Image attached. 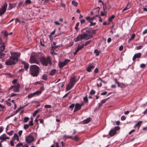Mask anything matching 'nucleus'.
<instances>
[{"label": "nucleus", "instance_id": "obj_11", "mask_svg": "<svg viewBox=\"0 0 147 147\" xmlns=\"http://www.w3.org/2000/svg\"><path fill=\"white\" fill-rule=\"evenodd\" d=\"M19 87L20 84H18L16 85L11 86L10 87V89H12L13 91L15 92H18L19 91Z\"/></svg>", "mask_w": 147, "mask_h": 147}, {"label": "nucleus", "instance_id": "obj_28", "mask_svg": "<svg viewBox=\"0 0 147 147\" xmlns=\"http://www.w3.org/2000/svg\"><path fill=\"white\" fill-rule=\"evenodd\" d=\"M115 17V16L114 15H112L111 17H109L108 20L109 22L110 23L112 21V20Z\"/></svg>", "mask_w": 147, "mask_h": 147}, {"label": "nucleus", "instance_id": "obj_39", "mask_svg": "<svg viewBox=\"0 0 147 147\" xmlns=\"http://www.w3.org/2000/svg\"><path fill=\"white\" fill-rule=\"evenodd\" d=\"M13 130H11L9 132H7V134L9 136H11L13 133Z\"/></svg>", "mask_w": 147, "mask_h": 147}, {"label": "nucleus", "instance_id": "obj_59", "mask_svg": "<svg viewBox=\"0 0 147 147\" xmlns=\"http://www.w3.org/2000/svg\"><path fill=\"white\" fill-rule=\"evenodd\" d=\"M73 139H74L75 140H76V141H78L79 140V138L77 136H75L74 139L73 138Z\"/></svg>", "mask_w": 147, "mask_h": 147}, {"label": "nucleus", "instance_id": "obj_33", "mask_svg": "<svg viewBox=\"0 0 147 147\" xmlns=\"http://www.w3.org/2000/svg\"><path fill=\"white\" fill-rule=\"evenodd\" d=\"M4 49H5V46H4V45H1L0 46V50L1 51H3L4 50Z\"/></svg>", "mask_w": 147, "mask_h": 147}, {"label": "nucleus", "instance_id": "obj_23", "mask_svg": "<svg viewBox=\"0 0 147 147\" xmlns=\"http://www.w3.org/2000/svg\"><path fill=\"white\" fill-rule=\"evenodd\" d=\"M74 85L69 83L67 86L66 89L67 90H70L73 86Z\"/></svg>", "mask_w": 147, "mask_h": 147}, {"label": "nucleus", "instance_id": "obj_38", "mask_svg": "<svg viewBox=\"0 0 147 147\" xmlns=\"http://www.w3.org/2000/svg\"><path fill=\"white\" fill-rule=\"evenodd\" d=\"M79 22H78L76 23V24L75 26V28L76 30H78V26H79Z\"/></svg>", "mask_w": 147, "mask_h": 147}, {"label": "nucleus", "instance_id": "obj_63", "mask_svg": "<svg viewBox=\"0 0 147 147\" xmlns=\"http://www.w3.org/2000/svg\"><path fill=\"white\" fill-rule=\"evenodd\" d=\"M101 15L102 16H104L106 15V13H104L103 12H101Z\"/></svg>", "mask_w": 147, "mask_h": 147}, {"label": "nucleus", "instance_id": "obj_45", "mask_svg": "<svg viewBox=\"0 0 147 147\" xmlns=\"http://www.w3.org/2000/svg\"><path fill=\"white\" fill-rule=\"evenodd\" d=\"M109 98H107L103 99L101 100V102L103 104L105 103L107 100Z\"/></svg>", "mask_w": 147, "mask_h": 147}, {"label": "nucleus", "instance_id": "obj_12", "mask_svg": "<svg viewBox=\"0 0 147 147\" xmlns=\"http://www.w3.org/2000/svg\"><path fill=\"white\" fill-rule=\"evenodd\" d=\"M95 66V64L92 63L90 64L87 68V71L88 72H90L92 71L91 69H94Z\"/></svg>", "mask_w": 147, "mask_h": 147}, {"label": "nucleus", "instance_id": "obj_51", "mask_svg": "<svg viewBox=\"0 0 147 147\" xmlns=\"http://www.w3.org/2000/svg\"><path fill=\"white\" fill-rule=\"evenodd\" d=\"M94 53H96V56H98L99 55V52L97 49L94 50Z\"/></svg>", "mask_w": 147, "mask_h": 147}, {"label": "nucleus", "instance_id": "obj_10", "mask_svg": "<svg viewBox=\"0 0 147 147\" xmlns=\"http://www.w3.org/2000/svg\"><path fill=\"white\" fill-rule=\"evenodd\" d=\"M119 128V127H115L114 129H111L109 132L110 136H113L116 133L117 131L118 130Z\"/></svg>", "mask_w": 147, "mask_h": 147}, {"label": "nucleus", "instance_id": "obj_31", "mask_svg": "<svg viewBox=\"0 0 147 147\" xmlns=\"http://www.w3.org/2000/svg\"><path fill=\"white\" fill-rule=\"evenodd\" d=\"M35 96L34 94V93H31L29 94L27 96V97L29 98H30L33 96Z\"/></svg>", "mask_w": 147, "mask_h": 147}, {"label": "nucleus", "instance_id": "obj_30", "mask_svg": "<svg viewBox=\"0 0 147 147\" xmlns=\"http://www.w3.org/2000/svg\"><path fill=\"white\" fill-rule=\"evenodd\" d=\"M35 95H38L41 93V91L37 90L34 92Z\"/></svg>", "mask_w": 147, "mask_h": 147}, {"label": "nucleus", "instance_id": "obj_19", "mask_svg": "<svg viewBox=\"0 0 147 147\" xmlns=\"http://www.w3.org/2000/svg\"><path fill=\"white\" fill-rule=\"evenodd\" d=\"M16 6V4H10L9 5V6L8 8V10H11L13 8L15 7Z\"/></svg>", "mask_w": 147, "mask_h": 147}, {"label": "nucleus", "instance_id": "obj_42", "mask_svg": "<svg viewBox=\"0 0 147 147\" xmlns=\"http://www.w3.org/2000/svg\"><path fill=\"white\" fill-rule=\"evenodd\" d=\"M31 2L30 0H26L25 3L26 5L30 4Z\"/></svg>", "mask_w": 147, "mask_h": 147}, {"label": "nucleus", "instance_id": "obj_17", "mask_svg": "<svg viewBox=\"0 0 147 147\" xmlns=\"http://www.w3.org/2000/svg\"><path fill=\"white\" fill-rule=\"evenodd\" d=\"M116 82L118 84V86L121 88H124L126 85L123 83H119L116 80Z\"/></svg>", "mask_w": 147, "mask_h": 147}, {"label": "nucleus", "instance_id": "obj_36", "mask_svg": "<svg viewBox=\"0 0 147 147\" xmlns=\"http://www.w3.org/2000/svg\"><path fill=\"white\" fill-rule=\"evenodd\" d=\"M44 107L46 109H49L51 108V106L49 105H46L44 106Z\"/></svg>", "mask_w": 147, "mask_h": 147}, {"label": "nucleus", "instance_id": "obj_22", "mask_svg": "<svg viewBox=\"0 0 147 147\" xmlns=\"http://www.w3.org/2000/svg\"><path fill=\"white\" fill-rule=\"evenodd\" d=\"M142 123V121H138L136 123V124L135 125V126H134V128L136 127H137L138 128H139L140 127L141 124Z\"/></svg>", "mask_w": 147, "mask_h": 147}, {"label": "nucleus", "instance_id": "obj_57", "mask_svg": "<svg viewBox=\"0 0 147 147\" xmlns=\"http://www.w3.org/2000/svg\"><path fill=\"white\" fill-rule=\"evenodd\" d=\"M63 137L64 138H69L70 139H73V138L71 136L65 135Z\"/></svg>", "mask_w": 147, "mask_h": 147}, {"label": "nucleus", "instance_id": "obj_9", "mask_svg": "<svg viewBox=\"0 0 147 147\" xmlns=\"http://www.w3.org/2000/svg\"><path fill=\"white\" fill-rule=\"evenodd\" d=\"M84 105L83 102L81 103L80 104L76 103L75 104V109L74 112H76L80 110L82 107Z\"/></svg>", "mask_w": 147, "mask_h": 147}, {"label": "nucleus", "instance_id": "obj_7", "mask_svg": "<svg viewBox=\"0 0 147 147\" xmlns=\"http://www.w3.org/2000/svg\"><path fill=\"white\" fill-rule=\"evenodd\" d=\"M70 60L69 59H65L63 62H60L59 63V65L60 68H62L63 67L66 65L67 63L70 61Z\"/></svg>", "mask_w": 147, "mask_h": 147}, {"label": "nucleus", "instance_id": "obj_41", "mask_svg": "<svg viewBox=\"0 0 147 147\" xmlns=\"http://www.w3.org/2000/svg\"><path fill=\"white\" fill-rule=\"evenodd\" d=\"M29 125L28 124H25L24 126V128L25 130H26L29 127Z\"/></svg>", "mask_w": 147, "mask_h": 147}, {"label": "nucleus", "instance_id": "obj_34", "mask_svg": "<svg viewBox=\"0 0 147 147\" xmlns=\"http://www.w3.org/2000/svg\"><path fill=\"white\" fill-rule=\"evenodd\" d=\"M54 49H53L52 48V49H51V51H50V53H51V54L52 55H55L57 54L56 53H55L54 52Z\"/></svg>", "mask_w": 147, "mask_h": 147}, {"label": "nucleus", "instance_id": "obj_44", "mask_svg": "<svg viewBox=\"0 0 147 147\" xmlns=\"http://www.w3.org/2000/svg\"><path fill=\"white\" fill-rule=\"evenodd\" d=\"M32 120L30 121L29 122V124H28L29 125V126H32L33 125V122L32 119Z\"/></svg>", "mask_w": 147, "mask_h": 147}, {"label": "nucleus", "instance_id": "obj_61", "mask_svg": "<svg viewBox=\"0 0 147 147\" xmlns=\"http://www.w3.org/2000/svg\"><path fill=\"white\" fill-rule=\"evenodd\" d=\"M10 143L11 146H13L14 145V141L13 140L10 141Z\"/></svg>", "mask_w": 147, "mask_h": 147}, {"label": "nucleus", "instance_id": "obj_62", "mask_svg": "<svg viewBox=\"0 0 147 147\" xmlns=\"http://www.w3.org/2000/svg\"><path fill=\"white\" fill-rule=\"evenodd\" d=\"M135 36V34H133L130 38L132 40H133Z\"/></svg>", "mask_w": 147, "mask_h": 147}, {"label": "nucleus", "instance_id": "obj_4", "mask_svg": "<svg viewBox=\"0 0 147 147\" xmlns=\"http://www.w3.org/2000/svg\"><path fill=\"white\" fill-rule=\"evenodd\" d=\"M16 62L10 56L9 59L5 61V63L7 65H11L16 64Z\"/></svg>", "mask_w": 147, "mask_h": 147}, {"label": "nucleus", "instance_id": "obj_26", "mask_svg": "<svg viewBox=\"0 0 147 147\" xmlns=\"http://www.w3.org/2000/svg\"><path fill=\"white\" fill-rule=\"evenodd\" d=\"M56 72V70L55 69H53L51 71L49 75L51 76H53L55 74Z\"/></svg>", "mask_w": 147, "mask_h": 147}, {"label": "nucleus", "instance_id": "obj_5", "mask_svg": "<svg viewBox=\"0 0 147 147\" xmlns=\"http://www.w3.org/2000/svg\"><path fill=\"white\" fill-rule=\"evenodd\" d=\"M11 56H10L16 62L18 60V58L20 56V54L18 52H13L11 53Z\"/></svg>", "mask_w": 147, "mask_h": 147}, {"label": "nucleus", "instance_id": "obj_16", "mask_svg": "<svg viewBox=\"0 0 147 147\" xmlns=\"http://www.w3.org/2000/svg\"><path fill=\"white\" fill-rule=\"evenodd\" d=\"M141 53H138L134 55L133 58V60L134 61L136 58H139L141 57Z\"/></svg>", "mask_w": 147, "mask_h": 147}, {"label": "nucleus", "instance_id": "obj_25", "mask_svg": "<svg viewBox=\"0 0 147 147\" xmlns=\"http://www.w3.org/2000/svg\"><path fill=\"white\" fill-rule=\"evenodd\" d=\"M95 18V17H93L92 18H91L90 17H87L86 18V20L89 21L90 22V21H91L92 20H93Z\"/></svg>", "mask_w": 147, "mask_h": 147}, {"label": "nucleus", "instance_id": "obj_43", "mask_svg": "<svg viewBox=\"0 0 147 147\" xmlns=\"http://www.w3.org/2000/svg\"><path fill=\"white\" fill-rule=\"evenodd\" d=\"M89 22L90 23V24L89 25V26H94L96 24V22H92L91 21H90Z\"/></svg>", "mask_w": 147, "mask_h": 147}, {"label": "nucleus", "instance_id": "obj_3", "mask_svg": "<svg viewBox=\"0 0 147 147\" xmlns=\"http://www.w3.org/2000/svg\"><path fill=\"white\" fill-rule=\"evenodd\" d=\"M40 61L42 64L45 66H47L49 63L50 65L52 64L51 59L50 57L49 56L45 57H42L40 59Z\"/></svg>", "mask_w": 147, "mask_h": 147}, {"label": "nucleus", "instance_id": "obj_21", "mask_svg": "<svg viewBox=\"0 0 147 147\" xmlns=\"http://www.w3.org/2000/svg\"><path fill=\"white\" fill-rule=\"evenodd\" d=\"M22 63L24 65V68L27 70L28 67H29V64L27 63L25 61H22Z\"/></svg>", "mask_w": 147, "mask_h": 147}, {"label": "nucleus", "instance_id": "obj_20", "mask_svg": "<svg viewBox=\"0 0 147 147\" xmlns=\"http://www.w3.org/2000/svg\"><path fill=\"white\" fill-rule=\"evenodd\" d=\"M42 111V109L41 108H38L36 109L34 111L33 113V116L34 117L39 112L41 111Z\"/></svg>", "mask_w": 147, "mask_h": 147}, {"label": "nucleus", "instance_id": "obj_48", "mask_svg": "<svg viewBox=\"0 0 147 147\" xmlns=\"http://www.w3.org/2000/svg\"><path fill=\"white\" fill-rule=\"evenodd\" d=\"M84 44H82L80 46V45L78 46V48H79L80 50L82 49L84 47Z\"/></svg>", "mask_w": 147, "mask_h": 147}, {"label": "nucleus", "instance_id": "obj_35", "mask_svg": "<svg viewBox=\"0 0 147 147\" xmlns=\"http://www.w3.org/2000/svg\"><path fill=\"white\" fill-rule=\"evenodd\" d=\"M29 118L27 117H24L23 122L24 123H26L29 120Z\"/></svg>", "mask_w": 147, "mask_h": 147}, {"label": "nucleus", "instance_id": "obj_58", "mask_svg": "<svg viewBox=\"0 0 147 147\" xmlns=\"http://www.w3.org/2000/svg\"><path fill=\"white\" fill-rule=\"evenodd\" d=\"M121 120L122 121H123L125 120L126 118L124 115L122 116L121 117Z\"/></svg>", "mask_w": 147, "mask_h": 147}, {"label": "nucleus", "instance_id": "obj_15", "mask_svg": "<svg viewBox=\"0 0 147 147\" xmlns=\"http://www.w3.org/2000/svg\"><path fill=\"white\" fill-rule=\"evenodd\" d=\"M77 81V80H76L75 77V76L71 77L70 78L69 83L74 85L75 83Z\"/></svg>", "mask_w": 147, "mask_h": 147}, {"label": "nucleus", "instance_id": "obj_1", "mask_svg": "<svg viewBox=\"0 0 147 147\" xmlns=\"http://www.w3.org/2000/svg\"><path fill=\"white\" fill-rule=\"evenodd\" d=\"M87 33L83 34H79L75 40V41L77 42L80 41L82 39H88L91 38L92 36L91 35L89 34L88 33L90 32L89 31L86 30Z\"/></svg>", "mask_w": 147, "mask_h": 147}, {"label": "nucleus", "instance_id": "obj_46", "mask_svg": "<svg viewBox=\"0 0 147 147\" xmlns=\"http://www.w3.org/2000/svg\"><path fill=\"white\" fill-rule=\"evenodd\" d=\"M21 146H23V143H21V142H20V143H18L16 145V146L17 147H19Z\"/></svg>", "mask_w": 147, "mask_h": 147}, {"label": "nucleus", "instance_id": "obj_8", "mask_svg": "<svg viewBox=\"0 0 147 147\" xmlns=\"http://www.w3.org/2000/svg\"><path fill=\"white\" fill-rule=\"evenodd\" d=\"M34 140V137L30 135L26 136V141L28 143L32 142Z\"/></svg>", "mask_w": 147, "mask_h": 147}, {"label": "nucleus", "instance_id": "obj_52", "mask_svg": "<svg viewBox=\"0 0 147 147\" xmlns=\"http://www.w3.org/2000/svg\"><path fill=\"white\" fill-rule=\"evenodd\" d=\"M3 33L4 36H7L8 35H9V34H8V33L6 31H4Z\"/></svg>", "mask_w": 147, "mask_h": 147}, {"label": "nucleus", "instance_id": "obj_2", "mask_svg": "<svg viewBox=\"0 0 147 147\" xmlns=\"http://www.w3.org/2000/svg\"><path fill=\"white\" fill-rule=\"evenodd\" d=\"M39 68L36 65H32L30 67V73L33 76H37L39 73Z\"/></svg>", "mask_w": 147, "mask_h": 147}, {"label": "nucleus", "instance_id": "obj_37", "mask_svg": "<svg viewBox=\"0 0 147 147\" xmlns=\"http://www.w3.org/2000/svg\"><path fill=\"white\" fill-rule=\"evenodd\" d=\"M83 100L84 102L85 103H86L88 102V99L86 96L83 98Z\"/></svg>", "mask_w": 147, "mask_h": 147}, {"label": "nucleus", "instance_id": "obj_47", "mask_svg": "<svg viewBox=\"0 0 147 147\" xmlns=\"http://www.w3.org/2000/svg\"><path fill=\"white\" fill-rule=\"evenodd\" d=\"M5 55V54L3 53L0 52V59L2 58Z\"/></svg>", "mask_w": 147, "mask_h": 147}, {"label": "nucleus", "instance_id": "obj_56", "mask_svg": "<svg viewBox=\"0 0 147 147\" xmlns=\"http://www.w3.org/2000/svg\"><path fill=\"white\" fill-rule=\"evenodd\" d=\"M85 20L84 19H82L80 20V23L81 24H83L85 23Z\"/></svg>", "mask_w": 147, "mask_h": 147}, {"label": "nucleus", "instance_id": "obj_24", "mask_svg": "<svg viewBox=\"0 0 147 147\" xmlns=\"http://www.w3.org/2000/svg\"><path fill=\"white\" fill-rule=\"evenodd\" d=\"M13 140H16L18 141H19V138L17 134H14Z\"/></svg>", "mask_w": 147, "mask_h": 147}, {"label": "nucleus", "instance_id": "obj_54", "mask_svg": "<svg viewBox=\"0 0 147 147\" xmlns=\"http://www.w3.org/2000/svg\"><path fill=\"white\" fill-rule=\"evenodd\" d=\"M142 46L139 45L138 46V47H136V49L137 50H140L142 49Z\"/></svg>", "mask_w": 147, "mask_h": 147}, {"label": "nucleus", "instance_id": "obj_13", "mask_svg": "<svg viewBox=\"0 0 147 147\" xmlns=\"http://www.w3.org/2000/svg\"><path fill=\"white\" fill-rule=\"evenodd\" d=\"M30 61L31 63H36L37 64L39 63V62L33 56L31 57L30 58Z\"/></svg>", "mask_w": 147, "mask_h": 147}, {"label": "nucleus", "instance_id": "obj_60", "mask_svg": "<svg viewBox=\"0 0 147 147\" xmlns=\"http://www.w3.org/2000/svg\"><path fill=\"white\" fill-rule=\"evenodd\" d=\"M22 133V130H20L19 131L18 134L20 136H21Z\"/></svg>", "mask_w": 147, "mask_h": 147}, {"label": "nucleus", "instance_id": "obj_53", "mask_svg": "<svg viewBox=\"0 0 147 147\" xmlns=\"http://www.w3.org/2000/svg\"><path fill=\"white\" fill-rule=\"evenodd\" d=\"M95 92L94 90H92L90 92V94L91 95L94 94H95Z\"/></svg>", "mask_w": 147, "mask_h": 147}, {"label": "nucleus", "instance_id": "obj_49", "mask_svg": "<svg viewBox=\"0 0 147 147\" xmlns=\"http://www.w3.org/2000/svg\"><path fill=\"white\" fill-rule=\"evenodd\" d=\"M59 47V46L58 45L53 46L52 45L51 46V48L55 50L57 48Z\"/></svg>", "mask_w": 147, "mask_h": 147}, {"label": "nucleus", "instance_id": "obj_6", "mask_svg": "<svg viewBox=\"0 0 147 147\" xmlns=\"http://www.w3.org/2000/svg\"><path fill=\"white\" fill-rule=\"evenodd\" d=\"M7 3L5 2L3 5L0 8V16L3 14L6 11L7 7Z\"/></svg>", "mask_w": 147, "mask_h": 147}, {"label": "nucleus", "instance_id": "obj_64", "mask_svg": "<svg viewBox=\"0 0 147 147\" xmlns=\"http://www.w3.org/2000/svg\"><path fill=\"white\" fill-rule=\"evenodd\" d=\"M4 128L2 126L0 127V133L3 130Z\"/></svg>", "mask_w": 147, "mask_h": 147}, {"label": "nucleus", "instance_id": "obj_40", "mask_svg": "<svg viewBox=\"0 0 147 147\" xmlns=\"http://www.w3.org/2000/svg\"><path fill=\"white\" fill-rule=\"evenodd\" d=\"M75 106V104H72L71 105L69 106V107L70 109H71V110H72L73 108Z\"/></svg>", "mask_w": 147, "mask_h": 147}, {"label": "nucleus", "instance_id": "obj_55", "mask_svg": "<svg viewBox=\"0 0 147 147\" xmlns=\"http://www.w3.org/2000/svg\"><path fill=\"white\" fill-rule=\"evenodd\" d=\"M91 40H88V41H87L86 43L84 45L85 46H86L88 45L89 44L90 42H91Z\"/></svg>", "mask_w": 147, "mask_h": 147}, {"label": "nucleus", "instance_id": "obj_50", "mask_svg": "<svg viewBox=\"0 0 147 147\" xmlns=\"http://www.w3.org/2000/svg\"><path fill=\"white\" fill-rule=\"evenodd\" d=\"M5 75L7 77L10 78L11 77L12 75L10 73H6Z\"/></svg>", "mask_w": 147, "mask_h": 147}, {"label": "nucleus", "instance_id": "obj_27", "mask_svg": "<svg viewBox=\"0 0 147 147\" xmlns=\"http://www.w3.org/2000/svg\"><path fill=\"white\" fill-rule=\"evenodd\" d=\"M90 121V118H88L87 119L84 120L83 122L84 123H89Z\"/></svg>", "mask_w": 147, "mask_h": 147}, {"label": "nucleus", "instance_id": "obj_18", "mask_svg": "<svg viewBox=\"0 0 147 147\" xmlns=\"http://www.w3.org/2000/svg\"><path fill=\"white\" fill-rule=\"evenodd\" d=\"M131 7V5L129 3H128V4L126 5L125 7L123 9L122 12H123L129 9Z\"/></svg>", "mask_w": 147, "mask_h": 147}, {"label": "nucleus", "instance_id": "obj_14", "mask_svg": "<svg viewBox=\"0 0 147 147\" xmlns=\"http://www.w3.org/2000/svg\"><path fill=\"white\" fill-rule=\"evenodd\" d=\"M6 134H4L0 136V139L2 141H5L6 139H9L8 137H6Z\"/></svg>", "mask_w": 147, "mask_h": 147}, {"label": "nucleus", "instance_id": "obj_32", "mask_svg": "<svg viewBox=\"0 0 147 147\" xmlns=\"http://www.w3.org/2000/svg\"><path fill=\"white\" fill-rule=\"evenodd\" d=\"M71 3L73 6H77L78 5V3L74 1H72Z\"/></svg>", "mask_w": 147, "mask_h": 147}, {"label": "nucleus", "instance_id": "obj_29", "mask_svg": "<svg viewBox=\"0 0 147 147\" xmlns=\"http://www.w3.org/2000/svg\"><path fill=\"white\" fill-rule=\"evenodd\" d=\"M42 80H46L47 79V76L46 74H44L41 76V78Z\"/></svg>", "mask_w": 147, "mask_h": 147}]
</instances>
